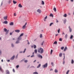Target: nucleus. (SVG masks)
<instances>
[{"label": "nucleus", "instance_id": "obj_1", "mask_svg": "<svg viewBox=\"0 0 74 74\" xmlns=\"http://www.w3.org/2000/svg\"><path fill=\"white\" fill-rule=\"evenodd\" d=\"M38 53H40V54H42L44 53V49L40 47L38 49Z\"/></svg>", "mask_w": 74, "mask_h": 74}, {"label": "nucleus", "instance_id": "obj_2", "mask_svg": "<svg viewBox=\"0 0 74 74\" xmlns=\"http://www.w3.org/2000/svg\"><path fill=\"white\" fill-rule=\"evenodd\" d=\"M48 66V63H46L43 65H42V67H43V69L45 68H46V67H47V66Z\"/></svg>", "mask_w": 74, "mask_h": 74}, {"label": "nucleus", "instance_id": "obj_3", "mask_svg": "<svg viewBox=\"0 0 74 74\" xmlns=\"http://www.w3.org/2000/svg\"><path fill=\"white\" fill-rule=\"evenodd\" d=\"M17 40H18V41H21L22 40V37H20V36H19L18 38H16Z\"/></svg>", "mask_w": 74, "mask_h": 74}, {"label": "nucleus", "instance_id": "obj_4", "mask_svg": "<svg viewBox=\"0 0 74 74\" xmlns=\"http://www.w3.org/2000/svg\"><path fill=\"white\" fill-rule=\"evenodd\" d=\"M27 25V23H26L24 25H23L22 27L23 29H25L26 27V25Z\"/></svg>", "mask_w": 74, "mask_h": 74}, {"label": "nucleus", "instance_id": "obj_5", "mask_svg": "<svg viewBox=\"0 0 74 74\" xmlns=\"http://www.w3.org/2000/svg\"><path fill=\"white\" fill-rule=\"evenodd\" d=\"M37 12H38L39 14H41V10L40 9H38L37 10Z\"/></svg>", "mask_w": 74, "mask_h": 74}, {"label": "nucleus", "instance_id": "obj_6", "mask_svg": "<svg viewBox=\"0 0 74 74\" xmlns=\"http://www.w3.org/2000/svg\"><path fill=\"white\" fill-rule=\"evenodd\" d=\"M37 56L39 58H40V59H42V56L41 55H40V54H38Z\"/></svg>", "mask_w": 74, "mask_h": 74}, {"label": "nucleus", "instance_id": "obj_7", "mask_svg": "<svg viewBox=\"0 0 74 74\" xmlns=\"http://www.w3.org/2000/svg\"><path fill=\"white\" fill-rule=\"evenodd\" d=\"M69 32L70 33H71V32H72V29H71V27H70V26H69Z\"/></svg>", "mask_w": 74, "mask_h": 74}, {"label": "nucleus", "instance_id": "obj_8", "mask_svg": "<svg viewBox=\"0 0 74 74\" xmlns=\"http://www.w3.org/2000/svg\"><path fill=\"white\" fill-rule=\"evenodd\" d=\"M14 58H15V56L14 55L10 58V60H13L14 59Z\"/></svg>", "mask_w": 74, "mask_h": 74}, {"label": "nucleus", "instance_id": "obj_9", "mask_svg": "<svg viewBox=\"0 0 74 74\" xmlns=\"http://www.w3.org/2000/svg\"><path fill=\"white\" fill-rule=\"evenodd\" d=\"M19 43H20V41H19V40H17V41H16L15 42V44H19Z\"/></svg>", "mask_w": 74, "mask_h": 74}, {"label": "nucleus", "instance_id": "obj_10", "mask_svg": "<svg viewBox=\"0 0 74 74\" xmlns=\"http://www.w3.org/2000/svg\"><path fill=\"white\" fill-rule=\"evenodd\" d=\"M6 74H10V71L8 70H6Z\"/></svg>", "mask_w": 74, "mask_h": 74}, {"label": "nucleus", "instance_id": "obj_11", "mask_svg": "<svg viewBox=\"0 0 74 74\" xmlns=\"http://www.w3.org/2000/svg\"><path fill=\"white\" fill-rule=\"evenodd\" d=\"M66 21H67V20L65 18L63 21V23H64V24H66Z\"/></svg>", "mask_w": 74, "mask_h": 74}, {"label": "nucleus", "instance_id": "obj_12", "mask_svg": "<svg viewBox=\"0 0 74 74\" xmlns=\"http://www.w3.org/2000/svg\"><path fill=\"white\" fill-rule=\"evenodd\" d=\"M9 25H10V26H13V25H14V23L12 22H11L9 24Z\"/></svg>", "mask_w": 74, "mask_h": 74}, {"label": "nucleus", "instance_id": "obj_13", "mask_svg": "<svg viewBox=\"0 0 74 74\" xmlns=\"http://www.w3.org/2000/svg\"><path fill=\"white\" fill-rule=\"evenodd\" d=\"M3 19L4 20H7V16H4L3 17Z\"/></svg>", "mask_w": 74, "mask_h": 74}, {"label": "nucleus", "instance_id": "obj_14", "mask_svg": "<svg viewBox=\"0 0 74 74\" xmlns=\"http://www.w3.org/2000/svg\"><path fill=\"white\" fill-rule=\"evenodd\" d=\"M62 53H60L59 54V56L60 57H62Z\"/></svg>", "mask_w": 74, "mask_h": 74}, {"label": "nucleus", "instance_id": "obj_15", "mask_svg": "<svg viewBox=\"0 0 74 74\" xmlns=\"http://www.w3.org/2000/svg\"><path fill=\"white\" fill-rule=\"evenodd\" d=\"M15 31L16 33H19L20 32V30H16Z\"/></svg>", "mask_w": 74, "mask_h": 74}, {"label": "nucleus", "instance_id": "obj_16", "mask_svg": "<svg viewBox=\"0 0 74 74\" xmlns=\"http://www.w3.org/2000/svg\"><path fill=\"white\" fill-rule=\"evenodd\" d=\"M67 48L66 47L64 49V52H65V51H66V50H67Z\"/></svg>", "mask_w": 74, "mask_h": 74}, {"label": "nucleus", "instance_id": "obj_17", "mask_svg": "<svg viewBox=\"0 0 74 74\" xmlns=\"http://www.w3.org/2000/svg\"><path fill=\"white\" fill-rule=\"evenodd\" d=\"M18 7H20V8H22V6L21 5V4H19L18 5Z\"/></svg>", "mask_w": 74, "mask_h": 74}, {"label": "nucleus", "instance_id": "obj_18", "mask_svg": "<svg viewBox=\"0 0 74 74\" xmlns=\"http://www.w3.org/2000/svg\"><path fill=\"white\" fill-rule=\"evenodd\" d=\"M23 34H24L23 33H22L19 36L20 37H22V36H23Z\"/></svg>", "mask_w": 74, "mask_h": 74}, {"label": "nucleus", "instance_id": "obj_19", "mask_svg": "<svg viewBox=\"0 0 74 74\" xmlns=\"http://www.w3.org/2000/svg\"><path fill=\"white\" fill-rule=\"evenodd\" d=\"M0 71H1V72H3V70L2 69V68H1V67L0 66Z\"/></svg>", "mask_w": 74, "mask_h": 74}, {"label": "nucleus", "instance_id": "obj_20", "mask_svg": "<svg viewBox=\"0 0 74 74\" xmlns=\"http://www.w3.org/2000/svg\"><path fill=\"white\" fill-rule=\"evenodd\" d=\"M64 17H65V18H66L67 17V14H65L63 15Z\"/></svg>", "mask_w": 74, "mask_h": 74}, {"label": "nucleus", "instance_id": "obj_21", "mask_svg": "<svg viewBox=\"0 0 74 74\" xmlns=\"http://www.w3.org/2000/svg\"><path fill=\"white\" fill-rule=\"evenodd\" d=\"M3 23H5V24H7V21H4Z\"/></svg>", "mask_w": 74, "mask_h": 74}, {"label": "nucleus", "instance_id": "obj_22", "mask_svg": "<svg viewBox=\"0 0 74 74\" xmlns=\"http://www.w3.org/2000/svg\"><path fill=\"white\" fill-rule=\"evenodd\" d=\"M54 72H55V73H58V70H57V69H56L55 70Z\"/></svg>", "mask_w": 74, "mask_h": 74}, {"label": "nucleus", "instance_id": "obj_23", "mask_svg": "<svg viewBox=\"0 0 74 74\" xmlns=\"http://www.w3.org/2000/svg\"><path fill=\"white\" fill-rule=\"evenodd\" d=\"M53 10L55 12H56V9L55 8H53Z\"/></svg>", "mask_w": 74, "mask_h": 74}, {"label": "nucleus", "instance_id": "obj_24", "mask_svg": "<svg viewBox=\"0 0 74 74\" xmlns=\"http://www.w3.org/2000/svg\"><path fill=\"white\" fill-rule=\"evenodd\" d=\"M65 38L66 39L67 38V34H66L65 36Z\"/></svg>", "mask_w": 74, "mask_h": 74}, {"label": "nucleus", "instance_id": "obj_25", "mask_svg": "<svg viewBox=\"0 0 74 74\" xmlns=\"http://www.w3.org/2000/svg\"><path fill=\"white\" fill-rule=\"evenodd\" d=\"M41 66V64H39L38 66H37V68H38L39 67H40V66Z\"/></svg>", "mask_w": 74, "mask_h": 74}, {"label": "nucleus", "instance_id": "obj_26", "mask_svg": "<svg viewBox=\"0 0 74 74\" xmlns=\"http://www.w3.org/2000/svg\"><path fill=\"white\" fill-rule=\"evenodd\" d=\"M13 2L14 4H16V2L15 1H14V0L13 1Z\"/></svg>", "mask_w": 74, "mask_h": 74}, {"label": "nucleus", "instance_id": "obj_27", "mask_svg": "<svg viewBox=\"0 0 74 74\" xmlns=\"http://www.w3.org/2000/svg\"><path fill=\"white\" fill-rule=\"evenodd\" d=\"M57 41H56L53 43V44H56H56H57Z\"/></svg>", "mask_w": 74, "mask_h": 74}, {"label": "nucleus", "instance_id": "obj_28", "mask_svg": "<svg viewBox=\"0 0 74 74\" xmlns=\"http://www.w3.org/2000/svg\"><path fill=\"white\" fill-rule=\"evenodd\" d=\"M49 16H51L52 17H53V14H50Z\"/></svg>", "mask_w": 74, "mask_h": 74}, {"label": "nucleus", "instance_id": "obj_29", "mask_svg": "<svg viewBox=\"0 0 74 74\" xmlns=\"http://www.w3.org/2000/svg\"><path fill=\"white\" fill-rule=\"evenodd\" d=\"M4 30L5 32H7V29L6 28H5L4 29Z\"/></svg>", "mask_w": 74, "mask_h": 74}, {"label": "nucleus", "instance_id": "obj_30", "mask_svg": "<svg viewBox=\"0 0 74 74\" xmlns=\"http://www.w3.org/2000/svg\"><path fill=\"white\" fill-rule=\"evenodd\" d=\"M11 46H12V47H14V45L13 43H12Z\"/></svg>", "mask_w": 74, "mask_h": 74}, {"label": "nucleus", "instance_id": "obj_31", "mask_svg": "<svg viewBox=\"0 0 74 74\" xmlns=\"http://www.w3.org/2000/svg\"><path fill=\"white\" fill-rule=\"evenodd\" d=\"M34 52L36 53H37V49L35 50H34Z\"/></svg>", "mask_w": 74, "mask_h": 74}, {"label": "nucleus", "instance_id": "obj_32", "mask_svg": "<svg viewBox=\"0 0 74 74\" xmlns=\"http://www.w3.org/2000/svg\"><path fill=\"white\" fill-rule=\"evenodd\" d=\"M42 5H44V2L43 1H42Z\"/></svg>", "mask_w": 74, "mask_h": 74}, {"label": "nucleus", "instance_id": "obj_33", "mask_svg": "<svg viewBox=\"0 0 74 74\" xmlns=\"http://www.w3.org/2000/svg\"><path fill=\"white\" fill-rule=\"evenodd\" d=\"M33 74H38V73L36 72L33 73Z\"/></svg>", "mask_w": 74, "mask_h": 74}, {"label": "nucleus", "instance_id": "obj_34", "mask_svg": "<svg viewBox=\"0 0 74 74\" xmlns=\"http://www.w3.org/2000/svg\"><path fill=\"white\" fill-rule=\"evenodd\" d=\"M53 24V23H50V25H49V26H52V25Z\"/></svg>", "mask_w": 74, "mask_h": 74}, {"label": "nucleus", "instance_id": "obj_35", "mask_svg": "<svg viewBox=\"0 0 74 74\" xmlns=\"http://www.w3.org/2000/svg\"><path fill=\"white\" fill-rule=\"evenodd\" d=\"M74 63V60H73L72 59L71 61V64H73Z\"/></svg>", "mask_w": 74, "mask_h": 74}, {"label": "nucleus", "instance_id": "obj_36", "mask_svg": "<svg viewBox=\"0 0 74 74\" xmlns=\"http://www.w3.org/2000/svg\"><path fill=\"white\" fill-rule=\"evenodd\" d=\"M26 49H24V51L23 52V53H25V52L26 51Z\"/></svg>", "mask_w": 74, "mask_h": 74}, {"label": "nucleus", "instance_id": "obj_37", "mask_svg": "<svg viewBox=\"0 0 74 74\" xmlns=\"http://www.w3.org/2000/svg\"><path fill=\"white\" fill-rule=\"evenodd\" d=\"M60 29H59L58 30V33H60Z\"/></svg>", "mask_w": 74, "mask_h": 74}, {"label": "nucleus", "instance_id": "obj_38", "mask_svg": "<svg viewBox=\"0 0 74 74\" xmlns=\"http://www.w3.org/2000/svg\"><path fill=\"white\" fill-rule=\"evenodd\" d=\"M63 55H64V58H65V54H64V53L63 54Z\"/></svg>", "mask_w": 74, "mask_h": 74}, {"label": "nucleus", "instance_id": "obj_39", "mask_svg": "<svg viewBox=\"0 0 74 74\" xmlns=\"http://www.w3.org/2000/svg\"><path fill=\"white\" fill-rule=\"evenodd\" d=\"M73 38V36L71 35L70 37V39H72Z\"/></svg>", "mask_w": 74, "mask_h": 74}, {"label": "nucleus", "instance_id": "obj_40", "mask_svg": "<svg viewBox=\"0 0 74 74\" xmlns=\"http://www.w3.org/2000/svg\"><path fill=\"white\" fill-rule=\"evenodd\" d=\"M42 37V34H40V38H41Z\"/></svg>", "mask_w": 74, "mask_h": 74}, {"label": "nucleus", "instance_id": "obj_41", "mask_svg": "<svg viewBox=\"0 0 74 74\" xmlns=\"http://www.w3.org/2000/svg\"><path fill=\"white\" fill-rule=\"evenodd\" d=\"M62 35H63V36H64V35H65V34L64 33V32H62Z\"/></svg>", "mask_w": 74, "mask_h": 74}, {"label": "nucleus", "instance_id": "obj_42", "mask_svg": "<svg viewBox=\"0 0 74 74\" xmlns=\"http://www.w3.org/2000/svg\"><path fill=\"white\" fill-rule=\"evenodd\" d=\"M19 65H18L16 66V69H18V68L19 67Z\"/></svg>", "mask_w": 74, "mask_h": 74}, {"label": "nucleus", "instance_id": "obj_43", "mask_svg": "<svg viewBox=\"0 0 74 74\" xmlns=\"http://www.w3.org/2000/svg\"><path fill=\"white\" fill-rule=\"evenodd\" d=\"M2 52H1V50H0V55H1Z\"/></svg>", "mask_w": 74, "mask_h": 74}, {"label": "nucleus", "instance_id": "obj_44", "mask_svg": "<svg viewBox=\"0 0 74 74\" xmlns=\"http://www.w3.org/2000/svg\"><path fill=\"white\" fill-rule=\"evenodd\" d=\"M69 71L68 70L67 71L66 73V74H69Z\"/></svg>", "mask_w": 74, "mask_h": 74}, {"label": "nucleus", "instance_id": "obj_45", "mask_svg": "<svg viewBox=\"0 0 74 74\" xmlns=\"http://www.w3.org/2000/svg\"><path fill=\"white\" fill-rule=\"evenodd\" d=\"M56 23H58V22H59V21H58V20L57 19H56Z\"/></svg>", "mask_w": 74, "mask_h": 74}, {"label": "nucleus", "instance_id": "obj_46", "mask_svg": "<svg viewBox=\"0 0 74 74\" xmlns=\"http://www.w3.org/2000/svg\"><path fill=\"white\" fill-rule=\"evenodd\" d=\"M59 41H62V38H60Z\"/></svg>", "mask_w": 74, "mask_h": 74}, {"label": "nucleus", "instance_id": "obj_47", "mask_svg": "<svg viewBox=\"0 0 74 74\" xmlns=\"http://www.w3.org/2000/svg\"><path fill=\"white\" fill-rule=\"evenodd\" d=\"M33 57H34V55H32L31 56V58H33Z\"/></svg>", "mask_w": 74, "mask_h": 74}, {"label": "nucleus", "instance_id": "obj_48", "mask_svg": "<svg viewBox=\"0 0 74 74\" xmlns=\"http://www.w3.org/2000/svg\"><path fill=\"white\" fill-rule=\"evenodd\" d=\"M11 0H9L8 1L9 3H11Z\"/></svg>", "mask_w": 74, "mask_h": 74}, {"label": "nucleus", "instance_id": "obj_49", "mask_svg": "<svg viewBox=\"0 0 74 74\" xmlns=\"http://www.w3.org/2000/svg\"><path fill=\"white\" fill-rule=\"evenodd\" d=\"M34 49H35V48H36V46L35 45H34Z\"/></svg>", "mask_w": 74, "mask_h": 74}, {"label": "nucleus", "instance_id": "obj_50", "mask_svg": "<svg viewBox=\"0 0 74 74\" xmlns=\"http://www.w3.org/2000/svg\"><path fill=\"white\" fill-rule=\"evenodd\" d=\"M61 49H62V50H63V49H64V47H62L61 48Z\"/></svg>", "mask_w": 74, "mask_h": 74}, {"label": "nucleus", "instance_id": "obj_51", "mask_svg": "<svg viewBox=\"0 0 74 74\" xmlns=\"http://www.w3.org/2000/svg\"><path fill=\"white\" fill-rule=\"evenodd\" d=\"M63 64H64V58L63 59Z\"/></svg>", "mask_w": 74, "mask_h": 74}, {"label": "nucleus", "instance_id": "obj_52", "mask_svg": "<svg viewBox=\"0 0 74 74\" xmlns=\"http://www.w3.org/2000/svg\"><path fill=\"white\" fill-rule=\"evenodd\" d=\"M19 53H23V51H20L19 52Z\"/></svg>", "mask_w": 74, "mask_h": 74}, {"label": "nucleus", "instance_id": "obj_53", "mask_svg": "<svg viewBox=\"0 0 74 74\" xmlns=\"http://www.w3.org/2000/svg\"><path fill=\"white\" fill-rule=\"evenodd\" d=\"M24 62L25 63H27V60H25V61H24Z\"/></svg>", "mask_w": 74, "mask_h": 74}, {"label": "nucleus", "instance_id": "obj_54", "mask_svg": "<svg viewBox=\"0 0 74 74\" xmlns=\"http://www.w3.org/2000/svg\"><path fill=\"white\" fill-rule=\"evenodd\" d=\"M12 71L13 73H15V70H14V69H13Z\"/></svg>", "mask_w": 74, "mask_h": 74}, {"label": "nucleus", "instance_id": "obj_55", "mask_svg": "<svg viewBox=\"0 0 74 74\" xmlns=\"http://www.w3.org/2000/svg\"><path fill=\"white\" fill-rule=\"evenodd\" d=\"M47 16H46L45 18V19H47Z\"/></svg>", "mask_w": 74, "mask_h": 74}, {"label": "nucleus", "instance_id": "obj_56", "mask_svg": "<svg viewBox=\"0 0 74 74\" xmlns=\"http://www.w3.org/2000/svg\"><path fill=\"white\" fill-rule=\"evenodd\" d=\"M7 62H10V60H7Z\"/></svg>", "mask_w": 74, "mask_h": 74}, {"label": "nucleus", "instance_id": "obj_57", "mask_svg": "<svg viewBox=\"0 0 74 74\" xmlns=\"http://www.w3.org/2000/svg\"><path fill=\"white\" fill-rule=\"evenodd\" d=\"M44 41H43L42 43L41 44V45H43V44H44Z\"/></svg>", "mask_w": 74, "mask_h": 74}, {"label": "nucleus", "instance_id": "obj_58", "mask_svg": "<svg viewBox=\"0 0 74 74\" xmlns=\"http://www.w3.org/2000/svg\"><path fill=\"white\" fill-rule=\"evenodd\" d=\"M51 64L52 65V66H53V62H51Z\"/></svg>", "mask_w": 74, "mask_h": 74}, {"label": "nucleus", "instance_id": "obj_59", "mask_svg": "<svg viewBox=\"0 0 74 74\" xmlns=\"http://www.w3.org/2000/svg\"><path fill=\"white\" fill-rule=\"evenodd\" d=\"M7 32H6V34H7L8 33V32H9V30H7Z\"/></svg>", "mask_w": 74, "mask_h": 74}, {"label": "nucleus", "instance_id": "obj_60", "mask_svg": "<svg viewBox=\"0 0 74 74\" xmlns=\"http://www.w3.org/2000/svg\"><path fill=\"white\" fill-rule=\"evenodd\" d=\"M23 60H21V61H20V62H23Z\"/></svg>", "mask_w": 74, "mask_h": 74}, {"label": "nucleus", "instance_id": "obj_61", "mask_svg": "<svg viewBox=\"0 0 74 74\" xmlns=\"http://www.w3.org/2000/svg\"><path fill=\"white\" fill-rule=\"evenodd\" d=\"M16 59H17L18 58V55L16 56Z\"/></svg>", "mask_w": 74, "mask_h": 74}, {"label": "nucleus", "instance_id": "obj_62", "mask_svg": "<svg viewBox=\"0 0 74 74\" xmlns=\"http://www.w3.org/2000/svg\"><path fill=\"white\" fill-rule=\"evenodd\" d=\"M33 67L34 68V66H31V67H30V68H33Z\"/></svg>", "mask_w": 74, "mask_h": 74}, {"label": "nucleus", "instance_id": "obj_63", "mask_svg": "<svg viewBox=\"0 0 74 74\" xmlns=\"http://www.w3.org/2000/svg\"><path fill=\"white\" fill-rule=\"evenodd\" d=\"M59 35V34H56V36H58Z\"/></svg>", "mask_w": 74, "mask_h": 74}, {"label": "nucleus", "instance_id": "obj_64", "mask_svg": "<svg viewBox=\"0 0 74 74\" xmlns=\"http://www.w3.org/2000/svg\"><path fill=\"white\" fill-rule=\"evenodd\" d=\"M53 51V50H51V53H52Z\"/></svg>", "mask_w": 74, "mask_h": 74}]
</instances>
